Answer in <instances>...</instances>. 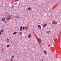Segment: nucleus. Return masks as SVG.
I'll use <instances>...</instances> for the list:
<instances>
[{
    "label": "nucleus",
    "mask_w": 61,
    "mask_h": 61,
    "mask_svg": "<svg viewBox=\"0 0 61 61\" xmlns=\"http://www.w3.org/2000/svg\"><path fill=\"white\" fill-rule=\"evenodd\" d=\"M2 34V33H1V32H0V35H1Z\"/></svg>",
    "instance_id": "obj_23"
},
{
    "label": "nucleus",
    "mask_w": 61,
    "mask_h": 61,
    "mask_svg": "<svg viewBox=\"0 0 61 61\" xmlns=\"http://www.w3.org/2000/svg\"><path fill=\"white\" fill-rule=\"evenodd\" d=\"M0 32H2V33H3L4 32V30L2 29V30H0Z\"/></svg>",
    "instance_id": "obj_11"
},
{
    "label": "nucleus",
    "mask_w": 61,
    "mask_h": 61,
    "mask_svg": "<svg viewBox=\"0 0 61 61\" xmlns=\"http://www.w3.org/2000/svg\"><path fill=\"white\" fill-rule=\"evenodd\" d=\"M46 25H47V24H44L43 25V27H46Z\"/></svg>",
    "instance_id": "obj_6"
},
{
    "label": "nucleus",
    "mask_w": 61,
    "mask_h": 61,
    "mask_svg": "<svg viewBox=\"0 0 61 61\" xmlns=\"http://www.w3.org/2000/svg\"><path fill=\"white\" fill-rule=\"evenodd\" d=\"M37 40L39 43V44H41V39L40 38H38Z\"/></svg>",
    "instance_id": "obj_2"
},
{
    "label": "nucleus",
    "mask_w": 61,
    "mask_h": 61,
    "mask_svg": "<svg viewBox=\"0 0 61 61\" xmlns=\"http://www.w3.org/2000/svg\"><path fill=\"white\" fill-rule=\"evenodd\" d=\"M52 24H54V25H56L57 24V22L56 21H53L52 22Z\"/></svg>",
    "instance_id": "obj_3"
},
{
    "label": "nucleus",
    "mask_w": 61,
    "mask_h": 61,
    "mask_svg": "<svg viewBox=\"0 0 61 61\" xmlns=\"http://www.w3.org/2000/svg\"><path fill=\"white\" fill-rule=\"evenodd\" d=\"M19 0H15V2H17V1H19Z\"/></svg>",
    "instance_id": "obj_17"
},
{
    "label": "nucleus",
    "mask_w": 61,
    "mask_h": 61,
    "mask_svg": "<svg viewBox=\"0 0 61 61\" xmlns=\"http://www.w3.org/2000/svg\"><path fill=\"white\" fill-rule=\"evenodd\" d=\"M2 20L3 22H5V18H3L2 19Z\"/></svg>",
    "instance_id": "obj_4"
},
{
    "label": "nucleus",
    "mask_w": 61,
    "mask_h": 61,
    "mask_svg": "<svg viewBox=\"0 0 61 61\" xmlns=\"http://www.w3.org/2000/svg\"><path fill=\"white\" fill-rule=\"evenodd\" d=\"M32 36V35H31V34H30L28 35V37L29 38H30Z\"/></svg>",
    "instance_id": "obj_5"
},
{
    "label": "nucleus",
    "mask_w": 61,
    "mask_h": 61,
    "mask_svg": "<svg viewBox=\"0 0 61 61\" xmlns=\"http://www.w3.org/2000/svg\"><path fill=\"white\" fill-rule=\"evenodd\" d=\"M10 61H13V59L12 58H11L10 59Z\"/></svg>",
    "instance_id": "obj_15"
},
{
    "label": "nucleus",
    "mask_w": 61,
    "mask_h": 61,
    "mask_svg": "<svg viewBox=\"0 0 61 61\" xmlns=\"http://www.w3.org/2000/svg\"><path fill=\"white\" fill-rule=\"evenodd\" d=\"M38 27L39 29H41V26L40 25H38Z\"/></svg>",
    "instance_id": "obj_7"
},
{
    "label": "nucleus",
    "mask_w": 61,
    "mask_h": 61,
    "mask_svg": "<svg viewBox=\"0 0 61 61\" xmlns=\"http://www.w3.org/2000/svg\"><path fill=\"white\" fill-rule=\"evenodd\" d=\"M41 61H43V59L41 60Z\"/></svg>",
    "instance_id": "obj_25"
},
{
    "label": "nucleus",
    "mask_w": 61,
    "mask_h": 61,
    "mask_svg": "<svg viewBox=\"0 0 61 61\" xmlns=\"http://www.w3.org/2000/svg\"><path fill=\"white\" fill-rule=\"evenodd\" d=\"M7 40H9V39H7Z\"/></svg>",
    "instance_id": "obj_26"
},
{
    "label": "nucleus",
    "mask_w": 61,
    "mask_h": 61,
    "mask_svg": "<svg viewBox=\"0 0 61 61\" xmlns=\"http://www.w3.org/2000/svg\"><path fill=\"white\" fill-rule=\"evenodd\" d=\"M16 17H17V18H19V16H16Z\"/></svg>",
    "instance_id": "obj_19"
},
{
    "label": "nucleus",
    "mask_w": 61,
    "mask_h": 61,
    "mask_svg": "<svg viewBox=\"0 0 61 61\" xmlns=\"http://www.w3.org/2000/svg\"><path fill=\"white\" fill-rule=\"evenodd\" d=\"M18 3H17L16 2L15 3V5H18Z\"/></svg>",
    "instance_id": "obj_18"
},
{
    "label": "nucleus",
    "mask_w": 61,
    "mask_h": 61,
    "mask_svg": "<svg viewBox=\"0 0 61 61\" xmlns=\"http://www.w3.org/2000/svg\"><path fill=\"white\" fill-rule=\"evenodd\" d=\"M22 34V32H19V35H21Z\"/></svg>",
    "instance_id": "obj_12"
},
{
    "label": "nucleus",
    "mask_w": 61,
    "mask_h": 61,
    "mask_svg": "<svg viewBox=\"0 0 61 61\" xmlns=\"http://www.w3.org/2000/svg\"><path fill=\"white\" fill-rule=\"evenodd\" d=\"M50 32H51V31H47V33L48 34L50 33Z\"/></svg>",
    "instance_id": "obj_16"
},
{
    "label": "nucleus",
    "mask_w": 61,
    "mask_h": 61,
    "mask_svg": "<svg viewBox=\"0 0 61 61\" xmlns=\"http://www.w3.org/2000/svg\"><path fill=\"white\" fill-rule=\"evenodd\" d=\"M16 34H17V32H15L13 33V35H15Z\"/></svg>",
    "instance_id": "obj_9"
},
{
    "label": "nucleus",
    "mask_w": 61,
    "mask_h": 61,
    "mask_svg": "<svg viewBox=\"0 0 61 61\" xmlns=\"http://www.w3.org/2000/svg\"><path fill=\"white\" fill-rule=\"evenodd\" d=\"M23 27V26H21V27H20V30L21 31H22V28Z\"/></svg>",
    "instance_id": "obj_8"
},
{
    "label": "nucleus",
    "mask_w": 61,
    "mask_h": 61,
    "mask_svg": "<svg viewBox=\"0 0 61 61\" xmlns=\"http://www.w3.org/2000/svg\"><path fill=\"white\" fill-rule=\"evenodd\" d=\"M14 6H12V8H14Z\"/></svg>",
    "instance_id": "obj_22"
},
{
    "label": "nucleus",
    "mask_w": 61,
    "mask_h": 61,
    "mask_svg": "<svg viewBox=\"0 0 61 61\" xmlns=\"http://www.w3.org/2000/svg\"><path fill=\"white\" fill-rule=\"evenodd\" d=\"M28 10H31V7H29L28 9Z\"/></svg>",
    "instance_id": "obj_10"
},
{
    "label": "nucleus",
    "mask_w": 61,
    "mask_h": 61,
    "mask_svg": "<svg viewBox=\"0 0 61 61\" xmlns=\"http://www.w3.org/2000/svg\"><path fill=\"white\" fill-rule=\"evenodd\" d=\"M56 39L55 40V41H56Z\"/></svg>",
    "instance_id": "obj_24"
},
{
    "label": "nucleus",
    "mask_w": 61,
    "mask_h": 61,
    "mask_svg": "<svg viewBox=\"0 0 61 61\" xmlns=\"http://www.w3.org/2000/svg\"><path fill=\"white\" fill-rule=\"evenodd\" d=\"M44 53H46V51H44Z\"/></svg>",
    "instance_id": "obj_21"
},
{
    "label": "nucleus",
    "mask_w": 61,
    "mask_h": 61,
    "mask_svg": "<svg viewBox=\"0 0 61 61\" xmlns=\"http://www.w3.org/2000/svg\"><path fill=\"white\" fill-rule=\"evenodd\" d=\"M9 45H7V47H9Z\"/></svg>",
    "instance_id": "obj_20"
},
{
    "label": "nucleus",
    "mask_w": 61,
    "mask_h": 61,
    "mask_svg": "<svg viewBox=\"0 0 61 61\" xmlns=\"http://www.w3.org/2000/svg\"><path fill=\"white\" fill-rule=\"evenodd\" d=\"M12 17L10 15H8L7 18V20L8 21L9 20L11 19Z\"/></svg>",
    "instance_id": "obj_1"
},
{
    "label": "nucleus",
    "mask_w": 61,
    "mask_h": 61,
    "mask_svg": "<svg viewBox=\"0 0 61 61\" xmlns=\"http://www.w3.org/2000/svg\"><path fill=\"white\" fill-rule=\"evenodd\" d=\"M46 53V54H47V53H46H46Z\"/></svg>",
    "instance_id": "obj_27"
},
{
    "label": "nucleus",
    "mask_w": 61,
    "mask_h": 61,
    "mask_svg": "<svg viewBox=\"0 0 61 61\" xmlns=\"http://www.w3.org/2000/svg\"><path fill=\"white\" fill-rule=\"evenodd\" d=\"M14 56H11V58H14Z\"/></svg>",
    "instance_id": "obj_14"
},
{
    "label": "nucleus",
    "mask_w": 61,
    "mask_h": 61,
    "mask_svg": "<svg viewBox=\"0 0 61 61\" xmlns=\"http://www.w3.org/2000/svg\"><path fill=\"white\" fill-rule=\"evenodd\" d=\"M25 27H23L22 28V29H23V30H25Z\"/></svg>",
    "instance_id": "obj_13"
}]
</instances>
